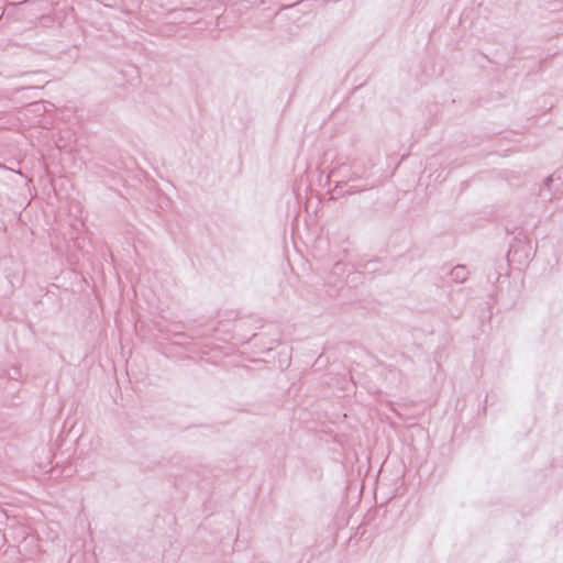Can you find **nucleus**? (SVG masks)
I'll return each instance as SVG.
<instances>
[{"mask_svg":"<svg viewBox=\"0 0 563 563\" xmlns=\"http://www.w3.org/2000/svg\"><path fill=\"white\" fill-rule=\"evenodd\" d=\"M467 269L464 265H456L450 272L451 278L456 283H463L467 278Z\"/></svg>","mask_w":563,"mask_h":563,"instance_id":"obj_1","label":"nucleus"}]
</instances>
